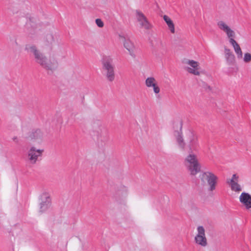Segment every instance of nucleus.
Segmentation results:
<instances>
[{
    "label": "nucleus",
    "instance_id": "22",
    "mask_svg": "<svg viewBox=\"0 0 251 251\" xmlns=\"http://www.w3.org/2000/svg\"><path fill=\"white\" fill-rule=\"evenodd\" d=\"M176 141L180 148H181L182 149H184L185 147L186 148V143H185L184 140L181 135H179L177 136L176 138Z\"/></svg>",
    "mask_w": 251,
    "mask_h": 251
},
{
    "label": "nucleus",
    "instance_id": "23",
    "mask_svg": "<svg viewBox=\"0 0 251 251\" xmlns=\"http://www.w3.org/2000/svg\"><path fill=\"white\" fill-rule=\"evenodd\" d=\"M244 61L245 62H249L251 61V54L250 53H246L244 54Z\"/></svg>",
    "mask_w": 251,
    "mask_h": 251
},
{
    "label": "nucleus",
    "instance_id": "1",
    "mask_svg": "<svg viewBox=\"0 0 251 251\" xmlns=\"http://www.w3.org/2000/svg\"><path fill=\"white\" fill-rule=\"evenodd\" d=\"M25 50L32 53L36 62L47 70H52L56 68L58 62L54 58L48 59L44 54L39 50L35 46H27Z\"/></svg>",
    "mask_w": 251,
    "mask_h": 251
},
{
    "label": "nucleus",
    "instance_id": "9",
    "mask_svg": "<svg viewBox=\"0 0 251 251\" xmlns=\"http://www.w3.org/2000/svg\"><path fill=\"white\" fill-rule=\"evenodd\" d=\"M187 67L186 71L190 74L195 75H200L201 74L200 64L198 62L194 60L189 59L185 62Z\"/></svg>",
    "mask_w": 251,
    "mask_h": 251
},
{
    "label": "nucleus",
    "instance_id": "10",
    "mask_svg": "<svg viewBox=\"0 0 251 251\" xmlns=\"http://www.w3.org/2000/svg\"><path fill=\"white\" fill-rule=\"evenodd\" d=\"M146 86L152 89L154 94L158 96L160 92V88L156 79L153 76L148 77L145 81Z\"/></svg>",
    "mask_w": 251,
    "mask_h": 251
},
{
    "label": "nucleus",
    "instance_id": "14",
    "mask_svg": "<svg viewBox=\"0 0 251 251\" xmlns=\"http://www.w3.org/2000/svg\"><path fill=\"white\" fill-rule=\"evenodd\" d=\"M239 201L241 204L249 209L251 208V195L248 193L243 192L239 196Z\"/></svg>",
    "mask_w": 251,
    "mask_h": 251
},
{
    "label": "nucleus",
    "instance_id": "20",
    "mask_svg": "<svg viewBox=\"0 0 251 251\" xmlns=\"http://www.w3.org/2000/svg\"><path fill=\"white\" fill-rule=\"evenodd\" d=\"M55 36L52 33H47L46 35L45 40L47 44H51L54 42Z\"/></svg>",
    "mask_w": 251,
    "mask_h": 251
},
{
    "label": "nucleus",
    "instance_id": "18",
    "mask_svg": "<svg viewBox=\"0 0 251 251\" xmlns=\"http://www.w3.org/2000/svg\"><path fill=\"white\" fill-rule=\"evenodd\" d=\"M225 57L227 63L230 65H233L235 62V57L229 49H225Z\"/></svg>",
    "mask_w": 251,
    "mask_h": 251
},
{
    "label": "nucleus",
    "instance_id": "21",
    "mask_svg": "<svg viewBox=\"0 0 251 251\" xmlns=\"http://www.w3.org/2000/svg\"><path fill=\"white\" fill-rule=\"evenodd\" d=\"M26 25L28 28H36V24L35 22V19L32 17H29L26 23Z\"/></svg>",
    "mask_w": 251,
    "mask_h": 251
},
{
    "label": "nucleus",
    "instance_id": "4",
    "mask_svg": "<svg viewBox=\"0 0 251 251\" xmlns=\"http://www.w3.org/2000/svg\"><path fill=\"white\" fill-rule=\"evenodd\" d=\"M44 152L43 148H37L34 146H31L28 150L26 153V160L29 164L34 165L38 160L39 158L41 157Z\"/></svg>",
    "mask_w": 251,
    "mask_h": 251
},
{
    "label": "nucleus",
    "instance_id": "2",
    "mask_svg": "<svg viewBox=\"0 0 251 251\" xmlns=\"http://www.w3.org/2000/svg\"><path fill=\"white\" fill-rule=\"evenodd\" d=\"M185 159V164L191 175L195 176L201 171V165L199 163L198 157L192 151Z\"/></svg>",
    "mask_w": 251,
    "mask_h": 251
},
{
    "label": "nucleus",
    "instance_id": "13",
    "mask_svg": "<svg viewBox=\"0 0 251 251\" xmlns=\"http://www.w3.org/2000/svg\"><path fill=\"white\" fill-rule=\"evenodd\" d=\"M238 178L239 176L236 174H234L231 178L227 181L231 190L237 193H239L242 190L241 185L238 183Z\"/></svg>",
    "mask_w": 251,
    "mask_h": 251
},
{
    "label": "nucleus",
    "instance_id": "16",
    "mask_svg": "<svg viewBox=\"0 0 251 251\" xmlns=\"http://www.w3.org/2000/svg\"><path fill=\"white\" fill-rule=\"evenodd\" d=\"M41 209L42 210L46 209L50 202V195L48 193H43L41 196Z\"/></svg>",
    "mask_w": 251,
    "mask_h": 251
},
{
    "label": "nucleus",
    "instance_id": "6",
    "mask_svg": "<svg viewBox=\"0 0 251 251\" xmlns=\"http://www.w3.org/2000/svg\"><path fill=\"white\" fill-rule=\"evenodd\" d=\"M186 150L188 151L196 150L199 145L197 135L192 131H188L186 133Z\"/></svg>",
    "mask_w": 251,
    "mask_h": 251
},
{
    "label": "nucleus",
    "instance_id": "3",
    "mask_svg": "<svg viewBox=\"0 0 251 251\" xmlns=\"http://www.w3.org/2000/svg\"><path fill=\"white\" fill-rule=\"evenodd\" d=\"M199 177L202 185L208 184V189L211 192L215 189L218 177L214 174L210 172H204L200 174Z\"/></svg>",
    "mask_w": 251,
    "mask_h": 251
},
{
    "label": "nucleus",
    "instance_id": "19",
    "mask_svg": "<svg viewBox=\"0 0 251 251\" xmlns=\"http://www.w3.org/2000/svg\"><path fill=\"white\" fill-rule=\"evenodd\" d=\"M163 19L165 21L167 24L169 29H170L171 32L172 33H175V25L173 23V21L171 19V18L167 15H164L163 16Z\"/></svg>",
    "mask_w": 251,
    "mask_h": 251
},
{
    "label": "nucleus",
    "instance_id": "24",
    "mask_svg": "<svg viewBox=\"0 0 251 251\" xmlns=\"http://www.w3.org/2000/svg\"><path fill=\"white\" fill-rule=\"evenodd\" d=\"M96 23L97 25L100 27H102L104 25L103 22L100 19H97L96 20Z\"/></svg>",
    "mask_w": 251,
    "mask_h": 251
},
{
    "label": "nucleus",
    "instance_id": "8",
    "mask_svg": "<svg viewBox=\"0 0 251 251\" xmlns=\"http://www.w3.org/2000/svg\"><path fill=\"white\" fill-rule=\"evenodd\" d=\"M217 26L219 29L225 33L228 41L236 38V33L234 30L225 21H219L217 23Z\"/></svg>",
    "mask_w": 251,
    "mask_h": 251
},
{
    "label": "nucleus",
    "instance_id": "12",
    "mask_svg": "<svg viewBox=\"0 0 251 251\" xmlns=\"http://www.w3.org/2000/svg\"><path fill=\"white\" fill-rule=\"evenodd\" d=\"M43 134L39 129H33L25 136V138L30 141L40 142L42 141Z\"/></svg>",
    "mask_w": 251,
    "mask_h": 251
},
{
    "label": "nucleus",
    "instance_id": "11",
    "mask_svg": "<svg viewBox=\"0 0 251 251\" xmlns=\"http://www.w3.org/2000/svg\"><path fill=\"white\" fill-rule=\"evenodd\" d=\"M136 16L140 26L146 29H150L152 27V25L149 22L144 14L139 11H136Z\"/></svg>",
    "mask_w": 251,
    "mask_h": 251
},
{
    "label": "nucleus",
    "instance_id": "7",
    "mask_svg": "<svg viewBox=\"0 0 251 251\" xmlns=\"http://www.w3.org/2000/svg\"><path fill=\"white\" fill-rule=\"evenodd\" d=\"M194 242L196 245L201 247H205L208 245L205 230L202 226L197 228V232L195 235Z\"/></svg>",
    "mask_w": 251,
    "mask_h": 251
},
{
    "label": "nucleus",
    "instance_id": "5",
    "mask_svg": "<svg viewBox=\"0 0 251 251\" xmlns=\"http://www.w3.org/2000/svg\"><path fill=\"white\" fill-rule=\"evenodd\" d=\"M112 58L110 56H104L102 59L103 70L106 71L107 79L112 81L115 78L113 67L112 65Z\"/></svg>",
    "mask_w": 251,
    "mask_h": 251
},
{
    "label": "nucleus",
    "instance_id": "17",
    "mask_svg": "<svg viewBox=\"0 0 251 251\" xmlns=\"http://www.w3.org/2000/svg\"><path fill=\"white\" fill-rule=\"evenodd\" d=\"M229 43L232 46L238 58H242L243 52L239 44L236 41L235 39L229 41Z\"/></svg>",
    "mask_w": 251,
    "mask_h": 251
},
{
    "label": "nucleus",
    "instance_id": "15",
    "mask_svg": "<svg viewBox=\"0 0 251 251\" xmlns=\"http://www.w3.org/2000/svg\"><path fill=\"white\" fill-rule=\"evenodd\" d=\"M120 37L124 39L123 42L124 47L128 51L129 54L132 56H135V47L133 43L129 39H126L121 36Z\"/></svg>",
    "mask_w": 251,
    "mask_h": 251
}]
</instances>
